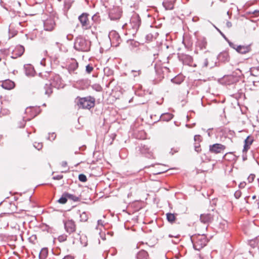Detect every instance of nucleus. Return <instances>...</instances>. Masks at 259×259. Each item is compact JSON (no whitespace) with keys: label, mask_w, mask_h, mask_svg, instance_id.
I'll use <instances>...</instances> for the list:
<instances>
[{"label":"nucleus","mask_w":259,"mask_h":259,"mask_svg":"<svg viewBox=\"0 0 259 259\" xmlns=\"http://www.w3.org/2000/svg\"><path fill=\"white\" fill-rule=\"evenodd\" d=\"M23 123L22 124V125H20V127H23L24 126V125H25V124L26 121L27 120H30V119L27 118V119H25V120H24V117H23Z\"/></svg>","instance_id":"47"},{"label":"nucleus","mask_w":259,"mask_h":259,"mask_svg":"<svg viewBox=\"0 0 259 259\" xmlns=\"http://www.w3.org/2000/svg\"><path fill=\"white\" fill-rule=\"evenodd\" d=\"M67 193H64L62 197L58 200V202L61 204H65L67 201Z\"/></svg>","instance_id":"26"},{"label":"nucleus","mask_w":259,"mask_h":259,"mask_svg":"<svg viewBox=\"0 0 259 259\" xmlns=\"http://www.w3.org/2000/svg\"><path fill=\"white\" fill-rule=\"evenodd\" d=\"M146 134L144 131H139L138 134L136 135V137L139 139H144L146 138Z\"/></svg>","instance_id":"28"},{"label":"nucleus","mask_w":259,"mask_h":259,"mask_svg":"<svg viewBox=\"0 0 259 259\" xmlns=\"http://www.w3.org/2000/svg\"><path fill=\"white\" fill-rule=\"evenodd\" d=\"M227 41H228V43H229V46H230L231 48H233V49H235V50H236V48H237V46H236L235 44H234L233 42H232L230 41L229 40V39H228V40H227Z\"/></svg>","instance_id":"42"},{"label":"nucleus","mask_w":259,"mask_h":259,"mask_svg":"<svg viewBox=\"0 0 259 259\" xmlns=\"http://www.w3.org/2000/svg\"><path fill=\"white\" fill-rule=\"evenodd\" d=\"M194 148L195 150L198 153L201 151L200 145L199 143L195 144Z\"/></svg>","instance_id":"37"},{"label":"nucleus","mask_w":259,"mask_h":259,"mask_svg":"<svg viewBox=\"0 0 259 259\" xmlns=\"http://www.w3.org/2000/svg\"><path fill=\"white\" fill-rule=\"evenodd\" d=\"M108 37L111 42H114V41H118V40L120 38V37L118 34L115 31H111L108 35Z\"/></svg>","instance_id":"15"},{"label":"nucleus","mask_w":259,"mask_h":259,"mask_svg":"<svg viewBox=\"0 0 259 259\" xmlns=\"http://www.w3.org/2000/svg\"><path fill=\"white\" fill-rule=\"evenodd\" d=\"M226 148V146L221 144H214L209 146V151L211 153L218 154L221 153Z\"/></svg>","instance_id":"10"},{"label":"nucleus","mask_w":259,"mask_h":259,"mask_svg":"<svg viewBox=\"0 0 259 259\" xmlns=\"http://www.w3.org/2000/svg\"><path fill=\"white\" fill-rule=\"evenodd\" d=\"M193 248L199 250L203 248L207 243L208 239L204 234H195L191 237Z\"/></svg>","instance_id":"1"},{"label":"nucleus","mask_w":259,"mask_h":259,"mask_svg":"<svg viewBox=\"0 0 259 259\" xmlns=\"http://www.w3.org/2000/svg\"><path fill=\"white\" fill-rule=\"evenodd\" d=\"M75 102L79 108L90 109L94 107L95 99L91 96L84 98L77 97L76 99Z\"/></svg>","instance_id":"2"},{"label":"nucleus","mask_w":259,"mask_h":259,"mask_svg":"<svg viewBox=\"0 0 259 259\" xmlns=\"http://www.w3.org/2000/svg\"><path fill=\"white\" fill-rule=\"evenodd\" d=\"M34 69L30 66L25 67V73L27 76H33L34 75Z\"/></svg>","instance_id":"25"},{"label":"nucleus","mask_w":259,"mask_h":259,"mask_svg":"<svg viewBox=\"0 0 259 259\" xmlns=\"http://www.w3.org/2000/svg\"><path fill=\"white\" fill-rule=\"evenodd\" d=\"M85 70H86V71L88 73H90L93 70V67L90 65H88L87 66H86V68H85Z\"/></svg>","instance_id":"38"},{"label":"nucleus","mask_w":259,"mask_h":259,"mask_svg":"<svg viewBox=\"0 0 259 259\" xmlns=\"http://www.w3.org/2000/svg\"><path fill=\"white\" fill-rule=\"evenodd\" d=\"M145 118L149 123H154L161 120V114H146Z\"/></svg>","instance_id":"12"},{"label":"nucleus","mask_w":259,"mask_h":259,"mask_svg":"<svg viewBox=\"0 0 259 259\" xmlns=\"http://www.w3.org/2000/svg\"><path fill=\"white\" fill-rule=\"evenodd\" d=\"M78 179L80 182H85L87 181V178L84 174H80L78 176Z\"/></svg>","instance_id":"34"},{"label":"nucleus","mask_w":259,"mask_h":259,"mask_svg":"<svg viewBox=\"0 0 259 259\" xmlns=\"http://www.w3.org/2000/svg\"><path fill=\"white\" fill-rule=\"evenodd\" d=\"M56 138V135L54 133H50L48 137V140L50 141H54Z\"/></svg>","instance_id":"35"},{"label":"nucleus","mask_w":259,"mask_h":259,"mask_svg":"<svg viewBox=\"0 0 259 259\" xmlns=\"http://www.w3.org/2000/svg\"><path fill=\"white\" fill-rule=\"evenodd\" d=\"M63 178V176L62 175H58V176H55L53 177V179L54 180H61Z\"/></svg>","instance_id":"45"},{"label":"nucleus","mask_w":259,"mask_h":259,"mask_svg":"<svg viewBox=\"0 0 259 259\" xmlns=\"http://www.w3.org/2000/svg\"><path fill=\"white\" fill-rule=\"evenodd\" d=\"M56 79H58L59 78V76H56Z\"/></svg>","instance_id":"63"},{"label":"nucleus","mask_w":259,"mask_h":259,"mask_svg":"<svg viewBox=\"0 0 259 259\" xmlns=\"http://www.w3.org/2000/svg\"><path fill=\"white\" fill-rule=\"evenodd\" d=\"M173 117V114H161V120L168 121Z\"/></svg>","instance_id":"24"},{"label":"nucleus","mask_w":259,"mask_h":259,"mask_svg":"<svg viewBox=\"0 0 259 259\" xmlns=\"http://www.w3.org/2000/svg\"><path fill=\"white\" fill-rule=\"evenodd\" d=\"M213 26L220 32L221 35L225 38V39L226 41L228 40V39L226 37V36L224 35V34L218 28H217L215 25H213Z\"/></svg>","instance_id":"40"},{"label":"nucleus","mask_w":259,"mask_h":259,"mask_svg":"<svg viewBox=\"0 0 259 259\" xmlns=\"http://www.w3.org/2000/svg\"><path fill=\"white\" fill-rule=\"evenodd\" d=\"M241 193L240 191H236L235 194H234V196L236 198H239L240 196H241Z\"/></svg>","instance_id":"43"},{"label":"nucleus","mask_w":259,"mask_h":259,"mask_svg":"<svg viewBox=\"0 0 259 259\" xmlns=\"http://www.w3.org/2000/svg\"><path fill=\"white\" fill-rule=\"evenodd\" d=\"M218 213L213 209L208 213H204L200 216V221L204 224H209L212 222L215 218H218Z\"/></svg>","instance_id":"4"},{"label":"nucleus","mask_w":259,"mask_h":259,"mask_svg":"<svg viewBox=\"0 0 259 259\" xmlns=\"http://www.w3.org/2000/svg\"><path fill=\"white\" fill-rule=\"evenodd\" d=\"M52 93V90L51 88L46 90V91L45 92V94L46 95H47L48 96H50Z\"/></svg>","instance_id":"44"},{"label":"nucleus","mask_w":259,"mask_h":259,"mask_svg":"<svg viewBox=\"0 0 259 259\" xmlns=\"http://www.w3.org/2000/svg\"><path fill=\"white\" fill-rule=\"evenodd\" d=\"M141 24V20L139 16L137 14H134L132 16L130 20V24L134 30V31L136 32L139 28Z\"/></svg>","instance_id":"7"},{"label":"nucleus","mask_w":259,"mask_h":259,"mask_svg":"<svg viewBox=\"0 0 259 259\" xmlns=\"http://www.w3.org/2000/svg\"><path fill=\"white\" fill-rule=\"evenodd\" d=\"M236 50L241 54H246L249 52L250 48L249 46H238Z\"/></svg>","instance_id":"17"},{"label":"nucleus","mask_w":259,"mask_h":259,"mask_svg":"<svg viewBox=\"0 0 259 259\" xmlns=\"http://www.w3.org/2000/svg\"><path fill=\"white\" fill-rule=\"evenodd\" d=\"M200 138L201 137H200V136L199 135H195L194 136V140L195 141H200Z\"/></svg>","instance_id":"46"},{"label":"nucleus","mask_w":259,"mask_h":259,"mask_svg":"<svg viewBox=\"0 0 259 259\" xmlns=\"http://www.w3.org/2000/svg\"><path fill=\"white\" fill-rule=\"evenodd\" d=\"M255 204L257 208H259V200H256Z\"/></svg>","instance_id":"54"},{"label":"nucleus","mask_w":259,"mask_h":259,"mask_svg":"<svg viewBox=\"0 0 259 259\" xmlns=\"http://www.w3.org/2000/svg\"><path fill=\"white\" fill-rule=\"evenodd\" d=\"M34 146L37 149L40 150L42 147V144L41 143H35V144H34Z\"/></svg>","instance_id":"39"},{"label":"nucleus","mask_w":259,"mask_h":259,"mask_svg":"<svg viewBox=\"0 0 259 259\" xmlns=\"http://www.w3.org/2000/svg\"><path fill=\"white\" fill-rule=\"evenodd\" d=\"M253 141V140L252 137L248 136L244 141V144L250 146V145H251Z\"/></svg>","instance_id":"33"},{"label":"nucleus","mask_w":259,"mask_h":259,"mask_svg":"<svg viewBox=\"0 0 259 259\" xmlns=\"http://www.w3.org/2000/svg\"><path fill=\"white\" fill-rule=\"evenodd\" d=\"M249 148V146L244 144L243 151H247Z\"/></svg>","instance_id":"48"},{"label":"nucleus","mask_w":259,"mask_h":259,"mask_svg":"<svg viewBox=\"0 0 259 259\" xmlns=\"http://www.w3.org/2000/svg\"><path fill=\"white\" fill-rule=\"evenodd\" d=\"M198 45L201 49H205L207 45L206 39L205 38H202L199 39L198 41Z\"/></svg>","instance_id":"22"},{"label":"nucleus","mask_w":259,"mask_h":259,"mask_svg":"<svg viewBox=\"0 0 259 259\" xmlns=\"http://www.w3.org/2000/svg\"><path fill=\"white\" fill-rule=\"evenodd\" d=\"M208 258H209V256H207V258H204V257H201V256H200V259H208Z\"/></svg>","instance_id":"59"},{"label":"nucleus","mask_w":259,"mask_h":259,"mask_svg":"<svg viewBox=\"0 0 259 259\" xmlns=\"http://www.w3.org/2000/svg\"><path fill=\"white\" fill-rule=\"evenodd\" d=\"M136 259H149V254L146 251L141 249L137 253Z\"/></svg>","instance_id":"14"},{"label":"nucleus","mask_w":259,"mask_h":259,"mask_svg":"<svg viewBox=\"0 0 259 259\" xmlns=\"http://www.w3.org/2000/svg\"><path fill=\"white\" fill-rule=\"evenodd\" d=\"M63 259H74V257L71 255H66Z\"/></svg>","instance_id":"49"},{"label":"nucleus","mask_w":259,"mask_h":259,"mask_svg":"<svg viewBox=\"0 0 259 259\" xmlns=\"http://www.w3.org/2000/svg\"><path fill=\"white\" fill-rule=\"evenodd\" d=\"M166 219L169 223L173 224L175 222L176 220V214L168 212L166 214Z\"/></svg>","instance_id":"20"},{"label":"nucleus","mask_w":259,"mask_h":259,"mask_svg":"<svg viewBox=\"0 0 259 259\" xmlns=\"http://www.w3.org/2000/svg\"><path fill=\"white\" fill-rule=\"evenodd\" d=\"M179 235H171V234H169L168 235V237H170V238H172V237H175V238H177L178 237Z\"/></svg>","instance_id":"56"},{"label":"nucleus","mask_w":259,"mask_h":259,"mask_svg":"<svg viewBox=\"0 0 259 259\" xmlns=\"http://www.w3.org/2000/svg\"><path fill=\"white\" fill-rule=\"evenodd\" d=\"M61 165L63 167H66L67 165V163L66 161H62L61 163Z\"/></svg>","instance_id":"52"},{"label":"nucleus","mask_w":259,"mask_h":259,"mask_svg":"<svg viewBox=\"0 0 259 259\" xmlns=\"http://www.w3.org/2000/svg\"><path fill=\"white\" fill-rule=\"evenodd\" d=\"M67 196H68L67 197L68 199L72 200L74 202L78 201L79 200L78 197H77L75 195H74L73 194H70L67 193Z\"/></svg>","instance_id":"30"},{"label":"nucleus","mask_w":259,"mask_h":259,"mask_svg":"<svg viewBox=\"0 0 259 259\" xmlns=\"http://www.w3.org/2000/svg\"><path fill=\"white\" fill-rule=\"evenodd\" d=\"M55 26V22L53 19L49 18L44 22L45 29L47 31H52Z\"/></svg>","instance_id":"11"},{"label":"nucleus","mask_w":259,"mask_h":259,"mask_svg":"<svg viewBox=\"0 0 259 259\" xmlns=\"http://www.w3.org/2000/svg\"><path fill=\"white\" fill-rule=\"evenodd\" d=\"M18 4L19 6H20V2H18Z\"/></svg>","instance_id":"62"},{"label":"nucleus","mask_w":259,"mask_h":259,"mask_svg":"<svg viewBox=\"0 0 259 259\" xmlns=\"http://www.w3.org/2000/svg\"><path fill=\"white\" fill-rule=\"evenodd\" d=\"M80 218L81 222H86L88 220V214L86 212H83L80 214Z\"/></svg>","instance_id":"29"},{"label":"nucleus","mask_w":259,"mask_h":259,"mask_svg":"<svg viewBox=\"0 0 259 259\" xmlns=\"http://www.w3.org/2000/svg\"><path fill=\"white\" fill-rule=\"evenodd\" d=\"M1 86L5 89L10 90L15 87V83L11 80L7 79L2 81Z\"/></svg>","instance_id":"13"},{"label":"nucleus","mask_w":259,"mask_h":259,"mask_svg":"<svg viewBox=\"0 0 259 259\" xmlns=\"http://www.w3.org/2000/svg\"><path fill=\"white\" fill-rule=\"evenodd\" d=\"M48 248H42L39 253V259H46L48 255Z\"/></svg>","instance_id":"18"},{"label":"nucleus","mask_w":259,"mask_h":259,"mask_svg":"<svg viewBox=\"0 0 259 259\" xmlns=\"http://www.w3.org/2000/svg\"><path fill=\"white\" fill-rule=\"evenodd\" d=\"M255 177V175L250 174L247 178L248 181L249 183H251L254 181V179Z\"/></svg>","instance_id":"36"},{"label":"nucleus","mask_w":259,"mask_h":259,"mask_svg":"<svg viewBox=\"0 0 259 259\" xmlns=\"http://www.w3.org/2000/svg\"><path fill=\"white\" fill-rule=\"evenodd\" d=\"M218 59L220 61L227 62L229 60V56L227 52H223L218 55Z\"/></svg>","instance_id":"16"},{"label":"nucleus","mask_w":259,"mask_h":259,"mask_svg":"<svg viewBox=\"0 0 259 259\" xmlns=\"http://www.w3.org/2000/svg\"><path fill=\"white\" fill-rule=\"evenodd\" d=\"M89 15L87 13H83L78 17V19L81 24L82 28L88 29L90 27V21L88 18Z\"/></svg>","instance_id":"9"},{"label":"nucleus","mask_w":259,"mask_h":259,"mask_svg":"<svg viewBox=\"0 0 259 259\" xmlns=\"http://www.w3.org/2000/svg\"><path fill=\"white\" fill-rule=\"evenodd\" d=\"M121 16V10L119 7H115L110 10L109 17L111 20L119 19Z\"/></svg>","instance_id":"8"},{"label":"nucleus","mask_w":259,"mask_h":259,"mask_svg":"<svg viewBox=\"0 0 259 259\" xmlns=\"http://www.w3.org/2000/svg\"><path fill=\"white\" fill-rule=\"evenodd\" d=\"M51 85L52 86H53V87H56V88H59V87H60V85H58L57 84H55V83H52L51 84Z\"/></svg>","instance_id":"57"},{"label":"nucleus","mask_w":259,"mask_h":259,"mask_svg":"<svg viewBox=\"0 0 259 259\" xmlns=\"http://www.w3.org/2000/svg\"><path fill=\"white\" fill-rule=\"evenodd\" d=\"M163 5L166 10H172L174 8V3L172 2H167L163 3Z\"/></svg>","instance_id":"27"},{"label":"nucleus","mask_w":259,"mask_h":259,"mask_svg":"<svg viewBox=\"0 0 259 259\" xmlns=\"http://www.w3.org/2000/svg\"><path fill=\"white\" fill-rule=\"evenodd\" d=\"M63 222L66 232L70 235L75 232L76 225L74 220L67 219L63 220Z\"/></svg>","instance_id":"5"},{"label":"nucleus","mask_w":259,"mask_h":259,"mask_svg":"<svg viewBox=\"0 0 259 259\" xmlns=\"http://www.w3.org/2000/svg\"><path fill=\"white\" fill-rule=\"evenodd\" d=\"M91 42L82 37H77L74 42V47L79 51L88 52L90 49Z\"/></svg>","instance_id":"3"},{"label":"nucleus","mask_w":259,"mask_h":259,"mask_svg":"<svg viewBox=\"0 0 259 259\" xmlns=\"http://www.w3.org/2000/svg\"><path fill=\"white\" fill-rule=\"evenodd\" d=\"M132 72L133 73V75L135 77L139 75L141 73V71L140 70H139L138 71L132 70Z\"/></svg>","instance_id":"41"},{"label":"nucleus","mask_w":259,"mask_h":259,"mask_svg":"<svg viewBox=\"0 0 259 259\" xmlns=\"http://www.w3.org/2000/svg\"><path fill=\"white\" fill-rule=\"evenodd\" d=\"M67 235L65 234H62L58 236V240L59 242H62L67 240Z\"/></svg>","instance_id":"32"},{"label":"nucleus","mask_w":259,"mask_h":259,"mask_svg":"<svg viewBox=\"0 0 259 259\" xmlns=\"http://www.w3.org/2000/svg\"><path fill=\"white\" fill-rule=\"evenodd\" d=\"M226 25L228 28H230L232 26V23L230 22H227Z\"/></svg>","instance_id":"53"},{"label":"nucleus","mask_w":259,"mask_h":259,"mask_svg":"<svg viewBox=\"0 0 259 259\" xmlns=\"http://www.w3.org/2000/svg\"><path fill=\"white\" fill-rule=\"evenodd\" d=\"M99 234L101 236V237L102 238V239L103 240H105V233H101V232H99Z\"/></svg>","instance_id":"51"},{"label":"nucleus","mask_w":259,"mask_h":259,"mask_svg":"<svg viewBox=\"0 0 259 259\" xmlns=\"http://www.w3.org/2000/svg\"><path fill=\"white\" fill-rule=\"evenodd\" d=\"M102 228H104V221H102L101 220H99L98 221V224L96 228L97 230H99L100 231H101Z\"/></svg>","instance_id":"31"},{"label":"nucleus","mask_w":259,"mask_h":259,"mask_svg":"<svg viewBox=\"0 0 259 259\" xmlns=\"http://www.w3.org/2000/svg\"><path fill=\"white\" fill-rule=\"evenodd\" d=\"M256 196H255V195H253V196L252 197V199H256Z\"/></svg>","instance_id":"60"},{"label":"nucleus","mask_w":259,"mask_h":259,"mask_svg":"<svg viewBox=\"0 0 259 259\" xmlns=\"http://www.w3.org/2000/svg\"><path fill=\"white\" fill-rule=\"evenodd\" d=\"M144 243L143 242L141 243H138L137 244V248H139L140 247V245L141 244H143Z\"/></svg>","instance_id":"58"},{"label":"nucleus","mask_w":259,"mask_h":259,"mask_svg":"<svg viewBox=\"0 0 259 259\" xmlns=\"http://www.w3.org/2000/svg\"><path fill=\"white\" fill-rule=\"evenodd\" d=\"M204 66L205 67H207V65H208V60L207 59H205L204 60Z\"/></svg>","instance_id":"55"},{"label":"nucleus","mask_w":259,"mask_h":259,"mask_svg":"<svg viewBox=\"0 0 259 259\" xmlns=\"http://www.w3.org/2000/svg\"><path fill=\"white\" fill-rule=\"evenodd\" d=\"M137 149L142 154L149 158L154 157L152 150L147 145L141 144L137 147Z\"/></svg>","instance_id":"6"},{"label":"nucleus","mask_w":259,"mask_h":259,"mask_svg":"<svg viewBox=\"0 0 259 259\" xmlns=\"http://www.w3.org/2000/svg\"><path fill=\"white\" fill-rule=\"evenodd\" d=\"M16 33H15L12 35V37L14 36V35H16Z\"/></svg>","instance_id":"61"},{"label":"nucleus","mask_w":259,"mask_h":259,"mask_svg":"<svg viewBox=\"0 0 259 259\" xmlns=\"http://www.w3.org/2000/svg\"><path fill=\"white\" fill-rule=\"evenodd\" d=\"M224 159L227 161H233L236 159V156L232 152L227 153L224 156Z\"/></svg>","instance_id":"21"},{"label":"nucleus","mask_w":259,"mask_h":259,"mask_svg":"<svg viewBox=\"0 0 259 259\" xmlns=\"http://www.w3.org/2000/svg\"><path fill=\"white\" fill-rule=\"evenodd\" d=\"M14 51L17 52L18 56H21L24 52V48L22 46H17Z\"/></svg>","instance_id":"23"},{"label":"nucleus","mask_w":259,"mask_h":259,"mask_svg":"<svg viewBox=\"0 0 259 259\" xmlns=\"http://www.w3.org/2000/svg\"><path fill=\"white\" fill-rule=\"evenodd\" d=\"M171 81L172 82L175 83H177V84L180 83V82L177 81V78H174L171 79Z\"/></svg>","instance_id":"50"},{"label":"nucleus","mask_w":259,"mask_h":259,"mask_svg":"<svg viewBox=\"0 0 259 259\" xmlns=\"http://www.w3.org/2000/svg\"><path fill=\"white\" fill-rule=\"evenodd\" d=\"M40 110L39 107H27L25 110V113H39Z\"/></svg>","instance_id":"19"}]
</instances>
